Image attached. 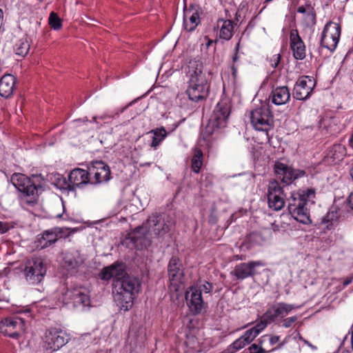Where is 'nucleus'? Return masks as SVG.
I'll return each mask as SVG.
<instances>
[{
    "mask_svg": "<svg viewBox=\"0 0 353 353\" xmlns=\"http://www.w3.org/2000/svg\"><path fill=\"white\" fill-rule=\"evenodd\" d=\"M274 170L281 181L287 185L292 183L294 180L306 174L304 170L293 169L292 167L279 161H276L274 163Z\"/></svg>",
    "mask_w": 353,
    "mask_h": 353,
    "instance_id": "obj_13",
    "label": "nucleus"
},
{
    "mask_svg": "<svg viewBox=\"0 0 353 353\" xmlns=\"http://www.w3.org/2000/svg\"><path fill=\"white\" fill-rule=\"evenodd\" d=\"M12 228V225L8 222H3L0 221V233L4 234L10 230Z\"/></svg>",
    "mask_w": 353,
    "mask_h": 353,
    "instance_id": "obj_43",
    "label": "nucleus"
},
{
    "mask_svg": "<svg viewBox=\"0 0 353 353\" xmlns=\"http://www.w3.org/2000/svg\"><path fill=\"white\" fill-rule=\"evenodd\" d=\"M272 0H265V2H270Z\"/></svg>",
    "mask_w": 353,
    "mask_h": 353,
    "instance_id": "obj_60",
    "label": "nucleus"
},
{
    "mask_svg": "<svg viewBox=\"0 0 353 353\" xmlns=\"http://www.w3.org/2000/svg\"><path fill=\"white\" fill-rule=\"evenodd\" d=\"M265 336H263L261 338H260L258 341H259V345H261L262 346V344H263V340H262V338L265 337Z\"/></svg>",
    "mask_w": 353,
    "mask_h": 353,
    "instance_id": "obj_55",
    "label": "nucleus"
},
{
    "mask_svg": "<svg viewBox=\"0 0 353 353\" xmlns=\"http://www.w3.org/2000/svg\"><path fill=\"white\" fill-rule=\"evenodd\" d=\"M346 152V148L344 145L335 143L329 149L327 157L332 159V163H336L343 159Z\"/></svg>",
    "mask_w": 353,
    "mask_h": 353,
    "instance_id": "obj_30",
    "label": "nucleus"
},
{
    "mask_svg": "<svg viewBox=\"0 0 353 353\" xmlns=\"http://www.w3.org/2000/svg\"><path fill=\"white\" fill-rule=\"evenodd\" d=\"M15 77L10 74L3 75L0 79V95L5 98H10L14 89Z\"/></svg>",
    "mask_w": 353,
    "mask_h": 353,
    "instance_id": "obj_25",
    "label": "nucleus"
},
{
    "mask_svg": "<svg viewBox=\"0 0 353 353\" xmlns=\"http://www.w3.org/2000/svg\"><path fill=\"white\" fill-rule=\"evenodd\" d=\"M67 333L61 328L50 327L46 330L42 336V347L50 352H56L68 343Z\"/></svg>",
    "mask_w": 353,
    "mask_h": 353,
    "instance_id": "obj_7",
    "label": "nucleus"
},
{
    "mask_svg": "<svg viewBox=\"0 0 353 353\" xmlns=\"http://www.w3.org/2000/svg\"><path fill=\"white\" fill-rule=\"evenodd\" d=\"M338 219L336 212L334 211H329L327 214L322 219L321 223L325 225L327 230H330L333 225V222Z\"/></svg>",
    "mask_w": 353,
    "mask_h": 353,
    "instance_id": "obj_34",
    "label": "nucleus"
},
{
    "mask_svg": "<svg viewBox=\"0 0 353 353\" xmlns=\"http://www.w3.org/2000/svg\"><path fill=\"white\" fill-rule=\"evenodd\" d=\"M353 277H347L343 281V286L345 287L352 282Z\"/></svg>",
    "mask_w": 353,
    "mask_h": 353,
    "instance_id": "obj_47",
    "label": "nucleus"
},
{
    "mask_svg": "<svg viewBox=\"0 0 353 353\" xmlns=\"http://www.w3.org/2000/svg\"><path fill=\"white\" fill-rule=\"evenodd\" d=\"M256 336L257 335L252 328L246 330L243 335L241 336V337L245 341V343L248 344L251 343Z\"/></svg>",
    "mask_w": 353,
    "mask_h": 353,
    "instance_id": "obj_39",
    "label": "nucleus"
},
{
    "mask_svg": "<svg viewBox=\"0 0 353 353\" xmlns=\"http://www.w3.org/2000/svg\"><path fill=\"white\" fill-rule=\"evenodd\" d=\"M316 196V190L313 188L299 190L292 193L288 199L290 214L297 221L303 224L312 223L308 208V202Z\"/></svg>",
    "mask_w": 353,
    "mask_h": 353,
    "instance_id": "obj_4",
    "label": "nucleus"
},
{
    "mask_svg": "<svg viewBox=\"0 0 353 353\" xmlns=\"http://www.w3.org/2000/svg\"><path fill=\"white\" fill-rule=\"evenodd\" d=\"M197 290H199L201 292V294H202V292H204L205 293H210L212 290V285L210 283L205 282L203 284L199 285V287H196Z\"/></svg>",
    "mask_w": 353,
    "mask_h": 353,
    "instance_id": "obj_40",
    "label": "nucleus"
},
{
    "mask_svg": "<svg viewBox=\"0 0 353 353\" xmlns=\"http://www.w3.org/2000/svg\"><path fill=\"white\" fill-rule=\"evenodd\" d=\"M46 272V265L41 257L27 259L23 270L26 281L32 285L40 283L44 279Z\"/></svg>",
    "mask_w": 353,
    "mask_h": 353,
    "instance_id": "obj_6",
    "label": "nucleus"
},
{
    "mask_svg": "<svg viewBox=\"0 0 353 353\" xmlns=\"http://www.w3.org/2000/svg\"><path fill=\"white\" fill-rule=\"evenodd\" d=\"M25 321L18 316L8 317L0 323V332L5 336L17 339L19 332L24 330Z\"/></svg>",
    "mask_w": 353,
    "mask_h": 353,
    "instance_id": "obj_14",
    "label": "nucleus"
},
{
    "mask_svg": "<svg viewBox=\"0 0 353 353\" xmlns=\"http://www.w3.org/2000/svg\"><path fill=\"white\" fill-rule=\"evenodd\" d=\"M282 346V344H280L278 347L273 348L272 351H274L278 348H280ZM249 353H268L270 351L265 350L261 345H259L256 343L252 344L248 348Z\"/></svg>",
    "mask_w": 353,
    "mask_h": 353,
    "instance_id": "obj_38",
    "label": "nucleus"
},
{
    "mask_svg": "<svg viewBox=\"0 0 353 353\" xmlns=\"http://www.w3.org/2000/svg\"><path fill=\"white\" fill-rule=\"evenodd\" d=\"M272 101L275 105H279L286 103L290 99V93L287 86L277 87L272 92Z\"/></svg>",
    "mask_w": 353,
    "mask_h": 353,
    "instance_id": "obj_27",
    "label": "nucleus"
},
{
    "mask_svg": "<svg viewBox=\"0 0 353 353\" xmlns=\"http://www.w3.org/2000/svg\"><path fill=\"white\" fill-rule=\"evenodd\" d=\"M48 23L50 27L55 30H59L62 26L61 19L59 17L57 14L54 12L50 14Z\"/></svg>",
    "mask_w": 353,
    "mask_h": 353,
    "instance_id": "obj_35",
    "label": "nucleus"
},
{
    "mask_svg": "<svg viewBox=\"0 0 353 353\" xmlns=\"http://www.w3.org/2000/svg\"><path fill=\"white\" fill-rule=\"evenodd\" d=\"M83 262L84 259L79 250L67 252L63 257V264L68 270H77Z\"/></svg>",
    "mask_w": 353,
    "mask_h": 353,
    "instance_id": "obj_24",
    "label": "nucleus"
},
{
    "mask_svg": "<svg viewBox=\"0 0 353 353\" xmlns=\"http://www.w3.org/2000/svg\"><path fill=\"white\" fill-rule=\"evenodd\" d=\"M298 317L296 316H290L283 319V327L285 328L290 327L296 321Z\"/></svg>",
    "mask_w": 353,
    "mask_h": 353,
    "instance_id": "obj_41",
    "label": "nucleus"
},
{
    "mask_svg": "<svg viewBox=\"0 0 353 353\" xmlns=\"http://www.w3.org/2000/svg\"><path fill=\"white\" fill-rule=\"evenodd\" d=\"M203 154L201 149L196 148L193 151V157L191 159V168L193 172H200L203 165Z\"/></svg>",
    "mask_w": 353,
    "mask_h": 353,
    "instance_id": "obj_33",
    "label": "nucleus"
},
{
    "mask_svg": "<svg viewBox=\"0 0 353 353\" xmlns=\"http://www.w3.org/2000/svg\"><path fill=\"white\" fill-rule=\"evenodd\" d=\"M68 294H69L75 307L81 306L83 309L90 305L89 295L84 292L81 288H76L72 291H68Z\"/></svg>",
    "mask_w": 353,
    "mask_h": 353,
    "instance_id": "obj_26",
    "label": "nucleus"
},
{
    "mask_svg": "<svg viewBox=\"0 0 353 353\" xmlns=\"http://www.w3.org/2000/svg\"><path fill=\"white\" fill-rule=\"evenodd\" d=\"M148 235H150V232L146 226L145 222L142 225L136 228L134 231L130 234V238L132 243L138 246L139 245H142L143 242L145 241Z\"/></svg>",
    "mask_w": 353,
    "mask_h": 353,
    "instance_id": "obj_29",
    "label": "nucleus"
},
{
    "mask_svg": "<svg viewBox=\"0 0 353 353\" xmlns=\"http://www.w3.org/2000/svg\"><path fill=\"white\" fill-rule=\"evenodd\" d=\"M231 111V105L228 99L221 100L216 105L207 125L203 131V139L209 141L214 132L226 126Z\"/></svg>",
    "mask_w": 353,
    "mask_h": 353,
    "instance_id": "obj_5",
    "label": "nucleus"
},
{
    "mask_svg": "<svg viewBox=\"0 0 353 353\" xmlns=\"http://www.w3.org/2000/svg\"><path fill=\"white\" fill-rule=\"evenodd\" d=\"M292 304L279 302L269 307L265 313L268 322H274L278 318H283L287 316L292 310L295 309Z\"/></svg>",
    "mask_w": 353,
    "mask_h": 353,
    "instance_id": "obj_20",
    "label": "nucleus"
},
{
    "mask_svg": "<svg viewBox=\"0 0 353 353\" xmlns=\"http://www.w3.org/2000/svg\"><path fill=\"white\" fill-rule=\"evenodd\" d=\"M64 230L61 228H54L43 231L37 236V248L41 250L47 248L63 238Z\"/></svg>",
    "mask_w": 353,
    "mask_h": 353,
    "instance_id": "obj_18",
    "label": "nucleus"
},
{
    "mask_svg": "<svg viewBox=\"0 0 353 353\" xmlns=\"http://www.w3.org/2000/svg\"><path fill=\"white\" fill-rule=\"evenodd\" d=\"M290 48L296 59L303 60L305 57V46L296 29L290 34Z\"/></svg>",
    "mask_w": 353,
    "mask_h": 353,
    "instance_id": "obj_22",
    "label": "nucleus"
},
{
    "mask_svg": "<svg viewBox=\"0 0 353 353\" xmlns=\"http://www.w3.org/2000/svg\"><path fill=\"white\" fill-rule=\"evenodd\" d=\"M250 117L251 124L255 130L268 132L271 129L273 116L268 108L260 107L252 110Z\"/></svg>",
    "mask_w": 353,
    "mask_h": 353,
    "instance_id": "obj_10",
    "label": "nucleus"
},
{
    "mask_svg": "<svg viewBox=\"0 0 353 353\" xmlns=\"http://www.w3.org/2000/svg\"><path fill=\"white\" fill-rule=\"evenodd\" d=\"M168 272L170 281L169 288L172 292H178L184 283V271L181 260L172 256L168 265Z\"/></svg>",
    "mask_w": 353,
    "mask_h": 353,
    "instance_id": "obj_9",
    "label": "nucleus"
},
{
    "mask_svg": "<svg viewBox=\"0 0 353 353\" xmlns=\"http://www.w3.org/2000/svg\"><path fill=\"white\" fill-rule=\"evenodd\" d=\"M188 307L194 314H200L203 308L204 301L201 292L196 287H192L190 292L186 294Z\"/></svg>",
    "mask_w": 353,
    "mask_h": 353,
    "instance_id": "obj_23",
    "label": "nucleus"
},
{
    "mask_svg": "<svg viewBox=\"0 0 353 353\" xmlns=\"http://www.w3.org/2000/svg\"><path fill=\"white\" fill-rule=\"evenodd\" d=\"M148 134H152L153 136L152 137V142L150 143V147L157 149V147L161 144V143L165 139L168 135V133L164 127H161L159 128H155L150 130Z\"/></svg>",
    "mask_w": 353,
    "mask_h": 353,
    "instance_id": "obj_32",
    "label": "nucleus"
},
{
    "mask_svg": "<svg viewBox=\"0 0 353 353\" xmlns=\"http://www.w3.org/2000/svg\"><path fill=\"white\" fill-rule=\"evenodd\" d=\"M30 48L29 39L27 37H23L14 42L13 50L17 55L24 57L28 54Z\"/></svg>",
    "mask_w": 353,
    "mask_h": 353,
    "instance_id": "obj_31",
    "label": "nucleus"
},
{
    "mask_svg": "<svg viewBox=\"0 0 353 353\" xmlns=\"http://www.w3.org/2000/svg\"><path fill=\"white\" fill-rule=\"evenodd\" d=\"M349 145L353 149V134L349 139Z\"/></svg>",
    "mask_w": 353,
    "mask_h": 353,
    "instance_id": "obj_54",
    "label": "nucleus"
},
{
    "mask_svg": "<svg viewBox=\"0 0 353 353\" xmlns=\"http://www.w3.org/2000/svg\"><path fill=\"white\" fill-rule=\"evenodd\" d=\"M341 35V26L339 24L333 22L327 23L321 34L320 45L321 47L334 51L338 44Z\"/></svg>",
    "mask_w": 353,
    "mask_h": 353,
    "instance_id": "obj_11",
    "label": "nucleus"
},
{
    "mask_svg": "<svg viewBox=\"0 0 353 353\" xmlns=\"http://www.w3.org/2000/svg\"><path fill=\"white\" fill-rule=\"evenodd\" d=\"M281 60V55L279 54H276L272 56V57L270 60V63L272 67L276 68Z\"/></svg>",
    "mask_w": 353,
    "mask_h": 353,
    "instance_id": "obj_42",
    "label": "nucleus"
},
{
    "mask_svg": "<svg viewBox=\"0 0 353 353\" xmlns=\"http://www.w3.org/2000/svg\"><path fill=\"white\" fill-rule=\"evenodd\" d=\"M146 226L154 236H163L170 230V224L165 220L163 216L158 213H154L148 217L145 221Z\"/></svg>",
    "mask_w": 353,
    "mask_h": 353,
    "instance_id": "obj_16",
    "label": "nucleus"
},
{
    "mask_svg": "<svg viewBox=\"0 0 353 353\" xmlns=\"http://www.w3.org/2000/svg\"><path fill=\"white\" fill-rule=\"evenodd\" d=\"M280 341L279 336H270V343L273 345L278 343Z\"/></svg>",
    "mask_w": 353,
    "mask_h": 353,
    "instance_id": "obj_44",
    "label": "nucleus"
},
{
    "mask_svg": "<svg viewBox=\"0 0 353 353\" xmlns=\"http://www.w3.org/2000/svg\"><path fill=\"white\" fill-rule=\"evenodd\" d=\"M239 53L234 52V56L232 57V64L235 65V63L237 62V61L239 59Z\"/></svg>",
    "mask_w": 353,
    "mask_h": 353,
    "instance_id": "obj_49",
    "label": "nucleus"
},
{
    "mask_svg": "<svg viewBox=\"0 0 353 353\" xmlns=\"http://www.w3.org/2000/svg\"><path fill=\"white\" fill-rule=\"evenodd\" d=\"M231 70H232V74L233 77L236 78L237 76V67L234 64L232 65Z\"/></svg>",
    "mask_w": 353,
    "mask_h": 353,
    "instance_id": "obj_46",
    "label": "nucleus"
},
{
    "mask_svg": "<svg viewBox=\"0 0 353 353\" xmlns=\"http://www.w3.org/2000/svg\"><path fill=\"white\" fill-rule=\"evenodd\" d=\"M247 345H248V343H245V341L243 340V339L240 336L239 339H237L236 340H235L230 345V347H228V349L227 350L228 351H230V350H232V351H230L229 353H234L236 352V351L243 348L244 347H245Z\"/></svg>",
    "mask_w": 353,
    "mask_h": 353,
    "instance_id": "obj_36",
    "label": "nucleus"
},
{
    "mask_svg": "<svg viewBox=\"0 0 353 353\" xmlns=\"http://www.w3.org/2000/svg\"><path fill=\"white\" fill-rule=\"evenodd\" d=\"M308 15H311L313 19H315V14L313 13V12H310L308 13Z\"/></svg>",
    "mask_w": 353,
    "mask_h": 353,
    "instance_id": "obj_56",
    "label": "nucleus"
},
{
    "mask_svg": "<svg viewBox=\"0 0 353 353\" xmlns=\"http://www.w3.org/2000/svg\"><path fill=\"white\" fill-rule=\"evenodd\" d=\"M257 236V234L256 233H252L250 234L248 236V239L249 241H251L252 239H254L255 237H256Z\"/></svg>",
    "mask_w": 353,
    "mask_h": 353,
    "instance_id": "obj_53",
    "label": "nucleus"
},
{
    "mask_svg": "<svg viewBox=\"0 0 353 353\" xmlns=\"http://www.w3.org/2000/svg\"><path fill=\"white\" fill-rule=\"evenodd\" d=\"M335 120L334 118H330V119H324L322 121L321 125H323L325 128H327L328 125H330L331 121H334Z\"/></svg>",
    "mask_w": 353,
    "mask_h": 353,
    "instance_id": "obj_45",
    "label": "nucleus"
},
{
    "mask_svg": "<svg viewBox=\"0 0 353 353\" xmlns=\"http://www.w3.org/2000/svg\"><path fill=\"white\" fill-rule=\"evenodd\" d=\"M96 119H97V117H95L92 118V121H93L94 122H96Z\"/></svg>",
    "mask_w": 353,
    "mask_h": 353,
    "instance_id": "obj_59",
    "label": "nucleus"
},
{
    "mask_svg": "<svg viewBox=\"0 0 353 353\" xmlns=\"http://www.w3.org/2000/svg\"><path fill=\"white\" fill-rule=\"evenodd\" d=\"M89 183H91L89 171L82 168H74L70 172L68 181L65 178L63 179V184L60 188L74 192L77 188H83Z\"/></svg>",
    "mask_w": 353,
    "mask_h": 353,
    "instance_id": "obj_8",
    "label": "nucleus"
},
{
    "mask_svg": "<svg viewBox=\"0 0 353 353\" xmlns=\"http://www.w3.org/2000/svg\"><path fill=\"white\" fill-rule=\"evenodd\" d=\"M297 12H299V13H305L306 12V9L304 6H299L298 8H297Z\"/></svg>",
    "mask_w": 353,
    "mask_h": 353,
    "instance_id": "obj_51",
    "label": "nucleus"
},
{
    "mask_svg": "<svg viewBox=\"0 0 353 353\" xmlns=\"http://www.w3.org/2000/svg\"><path fill=\"white\" fill-rule=\"evenodd\" d=\"M63 230H64V232H63V237H64V236H68V234H65V232H66V230H66V229H65H65H63Z\"/></svg>",
    "mask_w": 353,
    "mask_h": 353,
    "instance_id": "obj_58",
    "label": "nucleus"
},
{
    "mask_svg": "<svg viewBox=\"0 0 353 353\" xmlns=\"http://www.w3.org/2000/svg\"><path fill=\"white\" fill-rule=\"evenodd\" d=\"M35 179L37 176L30 178L24 174L15 172L10 177V182L17 190V198L23 208L33 207L38 203L39 191L42 186Z\"/></svg>",
    "mask_w": 353,
    "mask_h": 353,
    "instance_id": "obj_3",
    "label": "nucleus"
},
{
    "mask_svg": "<svg viewBox=\"0 0 353 353\" xmlns=\"http://www.w3.org/2000/svg\"><path fill=\"white\" fill-rule=\"evenodd\" d=\"M263 319L262 321L252 327L257 336L266 327L268 324L272 323L268 322V319L265 317V313L263 315Z\"/></svg>",
    "mask_w": 353,
    "mask_h": 353,
    "instance_id": "obj_37",
    "label": "nucleus"
},
{
    "mask_svg": "<svg viewBox=\"0 0 353 353\" xmlns=\"http://www.w3.org/2000/svg\"><path fill=\"white\" fill-rule=\"evenodd\" d=\"M350 172V175L353 179V163H352V168H351Z\"/></svg>",
    "mask_w": 353,
    "mask_h": 353,
    "instance_id": "obj_57",
    "label": "nucleus"
},
{
    "mask_svg": "<svg viewBox=\"0 0 353 353\" xmlns=\"http://www.w3.org/2000/svg\"><path fill=\"white\" fill-rule=\"evenodd\" d=\"M234 25L231 20L219 19L217 21V27L220 28L219 38L229 41L233 36Z\"/></svg>",
    "mask_w": 353,
    "mask_h": 353,
    "instance_id": "obj_28",
    "label": "nucleus"
},
{
    "mask_svg": "<svg viewBox=\"0 0 353 353\" xmlns=\"http://www.w3.org/2000/svg\"><path fill=\"white\" fill-rule=\"evenodd\" d=\"M265 263L261 261H250L236 265L230 274L236 277V280H244L249 277H253L258 274L256 271L257 267L264 266Z\"/></svg>",
    "mask_w": 353,
    "mask_h": 353,
    "instance_id": "obj_15",
    "label": "nucleus"
},
{
    "mask_svg": "<svg viewBox=\"0 0 353 353\" xmlns=\"http://www.w3.org/2000/svg\"><path fill=\"white\" fill-rule=\"evenodd\" d=\"M200 23L199 7L191 4L185 8L183 12V26L188 32L194 30Z\"/></svg>",
    "mask_w": 353,
    "mask_h": 353,
    "instance_id": "obj_21",
    "label": "nucleus"
},
{
    "mask_svg": "<svg viewBox=\"0 0 353 353\" xmlns=\"http://www.w3.org/2000/svg\"><path fill=\"white\" fill-rule=\"evenodd\" d=\"M348 203L350 207L353 210V192L350 194V195L348 197Z\"/></svg>",
    "mask_w": 353,
    "mask_h": 353,
    "instance_id": "obj_48",
    "label": "nucleus"
},
{
    "mask_svg": "<svg viewBox=\"0 0 353 353\" xmlns=\"http://www.w3.org/2000/svg\"><path fill=\"white\" fill-rule=\"evenodd\" d=\"M315 81L308 76H303L299 78L296 82L294 90L293 97L297 100L304 101L310 97Z\"/></svg>",
    "mask_w": 353,
    "mask_h": 353,
    "instance_id": "obj_17",
    "label": "nucleus"
},
{
    "mask_svg": "<svg viewBox=\"0 0 353 353\" xmlns=\"http://www.w3.org/2000/svg\"><path fill=\"white\" fill-rule=\"evenodd\" d=\"M240 42L241 39H239V42L236 43L235 48H234V52L239 53V48H240Z\"/></svg>",
    "mask_w": 353,
    "mask_h": 353,
    "instance_id": "obj_52",
    "label": "nucleus"
},
{
    "mask_svg": "<svg viewBox=\"0 0 353 353\" xmlns=\"http://www.w3.org/2000/svg\"><path fill=\"white\" fill-rule=\"evenodd\" d=\"M268 206L273 210H281L285 205V194L283 188L276 180L270 181L268 186Z\"/></svg>",
    "mask_w": 353,
    "mask_h": 353,
    "instance_id": "obj_12",
    "label": "nucleus"
},
{
    "mask_svg": "<svg viewBox=\"0 0 353 353\" xmlns=\"http://www.w3.org/2000/svg\"><path fill=\"white\" fill-rule=\"evenodd\" d=\"M90 175H93L94 181L91 184H99L107 182L111 179V171L108 165L102 161L91 163L88 168Z\"/></svg>",
    "mask_w": 353,
    "mask_h": 353,
    "instance_id": "obj_19",
    "label": "nucleus"
},
{
    "mask_svg": "<svg viewBox=\"0 0 353 353\" xmlns=\"http://www.w3.org/2000/svg\"><path fill=\"white\" fill-rule=\"evenodd\" d=\"M103 281L114 279L113 293L114 301L124 311L129 310L133 305L134 300L141 291L140 279L126 272V265L123 262L116 261L104 267L99 274Z\"/></svg>",
    "mask_w": 353,
    "mask_h": 353,
    "instance_id": "obj_1",
    "label": "nucleus"
},
{
    "mask_svg": "<svg viewBox=\"0 0 353 353\" xmlns=\"http://www.w3.org/2000/svg\"><path fill=\"white\" fill-rule=\"evenodd\" d=\"M0 277H2V274H0Z\"/></svg>",
    "mask_w": 353,
    "mask_h": 353,
    "instance_id": "obj_61",
    "label": "nucleus"
},
{
    "mask_svg": "<svg viewBox=\"0 0 353 353\" xmlns=\"http://www.w3.org/2000/svg\"><path fill=\"white\" fill-rule=\"evenodd\" d=\"M206 39H208V42L206 43V47L207 48H209L214 42L216 43L217 42V40H212V39H210L207 37H205Z\"/></svg>",
    "mask_w": 353,
    "mask_h": 353,
    "instance_id": "obj_50",
    "label": "nucleus"
},
{
    "mask_svg": "<svg viewBox=\"0 0 353 353\" xmlns=\"http://www.w3.org/2000/svg\"><path fill=\"white\" fill-rule=\"evenodd\" d=\"M188 68L187 75L189 79L185 93L191 101L203 103L209 96L210 83L203 72V64L199 61H190Z\"/></svg>",
    "mask_w": 353,
    "mask_h": 353,
    "instance_id": "obj_2",
    "label": "nucleus"
}]
</instances>
